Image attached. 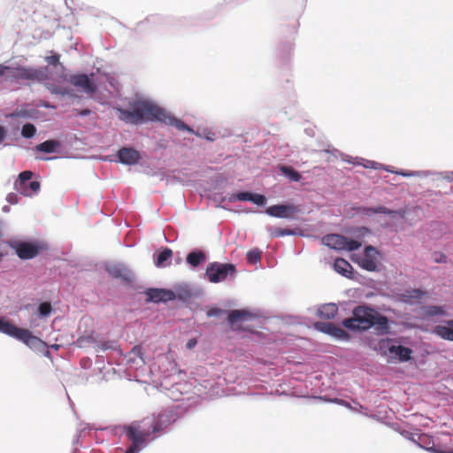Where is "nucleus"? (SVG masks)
I'll list each match as a JSON object with an SVG mask.
<instances>
[{
  "mask_svg": "<svg viewBox=\"0 0 453 453\" xmlns=\"http://www.w3.org/2000/svg\"><path fill=\"white\" fill-rule=\"evenodd\" d=\"M117 111L119 120L126 124L142 126L149 122L161 123L174 127L179 131L194 134L196 136L209 142H214L219 137H227L231 134L229 131H226V134H220L219 131H212L207 127L194 130L180 119L167 111L165 108L148 98L136 99L131 103L128 108L119 106L117 108Z\"/></svg>",
  "mask_w": 453,
  "mask_h": 453,
  "instance_id": "f257e3e1",
  "label": "nucleus"
},
{
  "mask_svg": "<svg viewBox=\"0 0 453 453\" xmlns=\"http://www.w3.org/2000/svg\"><path fill=\"white\" fill-rule=\"evenodd\" d=\"M351 316L341 321V326L348 332L362 334L373 329L377 335H388L392 333L391 326L395 322L380 313L372 304H356L351 309Z\"/></svg>",
  "mask_w": 453,
  "mask_h": 453,
  "instance_id": "f03ea898",
  "label": "nucleus"
},
{
  "mask_svg": "<svg viewBox=\"0 0 453 453\" xmlns=\"http://www.w3.org/2000/svg\"><path fill=\"white\" fill-rule=\"evenodd\" d=\"M9 81H28L43 82L50 79L49 66L34 67L17 65H6L0 64V78Z\"/></svg>",
  "mask_w": 453,
  "mask_h": 453,
  "instance_id": "7ed1b4c3",
  "label": "nucleus"
},
{
  "mask_svg": "<svg viewBox=\"0 0 453 453\" xmlns=\"http://www.w3.org/2000/svg\"><path fill=\"white\" fill-rule=\"evenodd\" d=\"M403 337L382 338L378 342L381 356L387 357L390 363H408L413 358V349L403 344Z\"/></svg>",
  "mask_w": 453,
  "mask_h": 453,
  "instance_id": "20e7f679",
  "label": "nucleus"
},
{
  "mask_svg": "<svg viewBox=\"0 0 453 453\" xmlns=\"http://www.w3.org/2000/svg\"><path fill=\"white\" fill-rule=\"evenodd\" d=\"M8 245L23 261L34 259L50 249L46 242L36 238L11 239Z\"/></svg>",
  "mask_w": 453,
  "mask_h": 453,
  "instance_id": "39448f33",
  "label": "nucleus"
},
{
  "mask_svg": "<svg viewBox=\"0 0 453 453\" xmlns=\"http://www.w3.org/2000/svg\"><path fill=\"white\" fill-rule=\"evenodd\" d=\"M180 418V413L176 409H165L151 418L142 420L144 426H148L153 440L165 434L169 426L173 425Z\"/></svg>",
  "mask_w": 453,
  "mask_h": 453,
  "instance_id": "423d86ee",
  "label": "nucleus"
},
{
  "mask_svg": "<svg viewBox=\"0 0 453 453\" xmlns=\"http://www.w3.org/2000/svg\"><path fill=\"white\" fill-rule=\"evenodd\" d=\"M4 334L21 342L38 355H40L48 345L46 342L35 336L31 330L19 327L10 320Z\"/></svg>",
  "mask_w": 453,
  "mask_h": 453,
  "instance_id": "0eeeda50",
  "label": "nucleus"
},
{
  "mask_svg": "<svg viewBox=\"0 0 453 453\" xmlns=\"http://www.w3.org/2000/svg\"><path fill=\"white\" fill-rule=\"evenodd\" d=\"M237 275L236 265L233 263L210 262L206 265L203 277L210 283H220L234 280Z\"/></svg>",
  "mask_w": 453,
  "mask_h": 453,
  "instance_id": "6e6552de",
  "label": "nucleus"
},
{
  "mask_svg": "<svg viewBox=\"0 0 453 453\" xmlns=\"http://www.w3.org/2000/svg\"><path fill=\"white\" fill-rule=\"evenodd\" d=\"M144 156L143 151L138 150L133 146L124 145L119 148L114 154L105 156L103 160L133 166L139 165Z\"/></svg>",
  "mask_w": 453,
  "mask_h": 453,
  "instance_id": "1a4fd4ad",
  "label": "nucleus"
},
{
  "mask_svg": "<svg viewBox=\"0 0 453 453\" xmlns=\"http://www.w3.org/2000/svg\"><path fill=\"white\" fill-rule=\"evenodd\" d=\"M33 172L29 170L19 173L13 184V188L18 194L33 197L40 192L41 182L38 180H33Z\"/></svg>",
  "mask_w": 453,
  "mask_h": 453,
  "instance_id": "9d476101",
  "label": "nucleus"
},
{
  "mask_svg": "<svg viewBox=\"0 0 453 453\" xmlns=\"http://www.w3.org/2000/svg\"><path fill=\"white\" fill-rule=\"evenodd\" d=\"M382 253L372 245H366L364 248L363 257H351L352 261L358 265L360 268L371 273H380L381 271V265L380 258Z\"/></svg>",
  "mask_w": 453,
  "mask_h": 453,
  "instance_id": "9b49d317",
  "label": "nucleus"
},
{
  "mask_svg": "<svg viewBox=\"0 0 453 453\" xmlns=\"http://www.w3.org/2000/svg\"><path fill=\"white\" fill-rule=\"evenodd\" d=\"M321 243L335 251L354 252L361 248V243L356 240H350L340 234H327L322 237Z\"/></svg>",
  "mask_w": 453,
  "mask_h": 453,
  "instance_id": "f8f14e48",
  "label": "nucleus"
},
{
  "mask_svg": "<svg viewBox=\"0 0 453 453\" xmlns=\"http://www.w3.org/2000/svg\"><path fill=\"white\" fill-rule=\"evenodd\" d=\"M259 313L258 310L255 311L248 308L231 310L227 312L226 322L234 331L250 332V328L242 326V323L260 318Z\"/></svg>",
  "mask_w": 453,
  "mask_h": 453,
  "instance_id": "ddd939ff",
  "label": "nucleus"
},
{
  "mask_svg": "<svg viewBox=\"0 0 453 453\" xmlns=\"http://www.w3.org/2000/svg\"><path fill=\"white\" fill-rule=\"evenodd\" d=\"M59 78L65 81L69 82L73 86L78 88L80 91L84 92L88 95L95 94L97 89V84L93 73H76L71 75L60 74Z\"/></svg>",
  "mask_w": 453,
  "mask_h": 453,
  "instance_id": "4468645a",
  "label": "nucleus"
},
{
  "mask_svg": "<svg viewBox=\"0 0 453 453\" xmlns=\"http://www.w3.org/2000/svg\"><path fill=\"white\" fill-rule=\"evenodd\" d=\"M142 426L137 423L133 422L130 425L124 426V434L131 444L147 447L150 442L153 441L149 428Z\"/></svg>",
  "mask_w": 453,
  "mask_h": 453,
  "instance_id": "2eb2a0df",
  "label": "nucleus"
},
{
  "mask_svg": "<svg viewBox=\"0 0 453 453\" xmlns=\"http://www.w3.org/2000/svg\"><path fill=\"white\" fill-rule=\"evenodd\" d=\"M349 211L351 212V216L364 215L367 217H372L376 214H384L390 216L392 219H395L396 217L404 218L405 216L404 210H392L384 205H377L372 207L365 205H353L350 207Z\"/></svg>",
  "mask_w": 453,
  "mask_h": 453,
  "instance_id": "dca6fc26",
  "label": "nucleus"
},
{
  "mask_svg": "<svg viewBox=\"0 0 453 453\" xmlns=\"http://www.w3.org/2000/svg\"><path fill=\"white\" fill-rule=\"evenodd\" d=\"M171 289L173 296L171 301H179L183 304L188 303L192 297L200 298L203 295L202 288H192L190 284L185 282L177 283Z\"/></svg>",
  "mask_w": 453,
  "mask_h": 453,
  "instance_id": "f3484780",
  "label": "nucleus"
},
{
  "mask_svg": "<svg viewBox=\"0 0 453 453\" xmlns=\"http://www.w3.org/2000/svg\"><path fill=\"white\" fill-rule=\"evenodd\" d=\"M265 213L273 218L296 219V214L301 212L300 206L289 202H282L265 208Z\"/></svg>",
  "mask_w": 453,
  "mask_h": 453,
  "instance_id": "a211bd4d",
  "label": "nucleus"
},
{
  "mask_svg": "<svg viewBox=\"0 0 453 453\" xmlns=\"http://www.w3.org/2000/svg\"><path fill=\"white\" fill-rule=\"evenodd\" d=\"M104 271L112 278L130 285L134 281V275L131 270L121 263H105Z\"/></svg>",
  "mask_w": 453,
  "mask_h": 453,
  "instance_id": "6ab92c4d",
  "label": "nucleus"
},
{
  "mask_svg": "<svg viewBox=\"0 0 453 453\" xmlns=\"http://www.w3.org/2000/svg\"><path fill=\"white\" fill-rule=\"evenodd\" d=\"M333 269L340 275L347 279L356 280L358 283H363V280H365V277L356 271L351 264L345 258H335L333 263Z\"/></svg>",
  "mask_w": 453,
  "mask_h": 453,
  "instance_id": "aec40b11",
  "label": "nucleus"
},
{
  "mask_svg": "<svg viewBox=\"0 0 453 453\" xmlns=\"http://www.w3.org/2000/svg\"><path fill=\"white\" fill-rule=\"evenodd\" d=\"M426 296V291L422 288H408L403 292L395 294V300L408 305H416L420 304Z\"/></svg>",
  "mask_w": 453,
  "mask_h": 453,
  "instance_id": "412c9836",
  "label": "nucleus"
},
{
  "mask_svg": "<svg viewBox=\"0 0 453 453\" xmlns=\"http://www.w3.org/2000/svg\"><path fill=\"white\" fill-rule=\"evenodd\" d=\"M146 299L145 302L147 303H167L171 301L172 296V289L166 288H147L143 292Z\"/></svg>",
  "mask_w": 453,
  "mask_h": 453,
  "instance_id": "4be33fe9",
  "label": "nucleus"
},
{
  "mask_svg": "<svg viewBox=\"0 0 453 453\" xmlns=\"http://www.w3.org/2000/svg\"><path fill=\"white\" fill-rule=\"evenodd\" d=\"M314 328L324 333L337 341H349V334L344 329L332 322L319 321L314 324Z\"/></svg>",
  "mask_w": 453,
  "mask_h": 453,
  "instance_id": "5701e85b",
  "label": "nucleus"
},
{
  "mask_svg": "<svg viewBox=\"0 0 453 453\" xmlns=\"http://www.w3.org/2000/svg\"><path fill=\"white\" fill-rule=\"evenodd\" d=\"M43 113L36 108H29L28 104H26L24 107L16 108L12 112H9L5 115L6 119H27L37 120L42 117Z\"/></svg>",
  "mask_w": 453,
  "mask_h": 453,
  "instance_id": "b1692460",
  "label": "nucleus"
},
{
  "mask_svg": "<svg viewBox=\"0 0 453 453\" xmlns=\"http://www.w3.org/2000/svg\"><path fill=\"white\" fill-rule=\"evenodd\" d=\"M208 258L209 254L206 250L199 248H194L188 252L185 260L190 268L196 269L203 265Z\"/></svg>",
  "mask_w": 453,
  "mask_h": 453,
  "instance_id": "393cba45",
  "label": "nucleus"
},
{
  "mask_svg": "<svg viewBox=\"0 0 453 453\" xmlns=\"http://www.w3.org/2000/svg\"><path fill=\"white\" fill-rule=\"evenodd\" d=\"M173 250L169 247H162L153 254V262L156 267L165 268L171 265Z\"/></svg>",
  "mask_w": 453,
  "mask_h": 453,
  "instance_id": "a878e982",
  "label": "nucleus"
},
{
  "mask_svg": "<svg viewBox=\"0 0 453 453\" xmlns=\"http://www.w3.org/2000/svg\"><path fill=\"white\" fill-rule=\"evenodd\" d=\"M294 50L293 38L280 42L278 45L276 56L281 59L283 64H288L290 60Z\"/></svg>",
  "mask_w": 453,
  "mask_h": 453,
  "instance_id": "bb28decb",
  "label": "nucleus"
},
{
  "mask_svg": "<svg viewBox=\"0 0 453 453\" xmlns=\"http://www.w3.org/2000/svg\"><path fill=\"white\" fill-rule=\"evenodd\" d=\"M433 334L443 340L453 342V319L446 320L444 324L435 326Z\"/></svg>",
  "mask_w": 453,
  "mask_h": 453,
  "instance_id": "cd10ccee",
  "label": "nucleus"
},
{
  "mask_svg": "<svg viewBox=\"0 0 453 453\" xmlns=\"http://www.w3.org/2000/svg\"><path fill=\"white\" fill-rule=\"evenodd\" d=\"M62 149V143L56 139H48L35 146V150L46 154L58 153Z\"/></svg>",
  "mask_w": 453,
  "mask_h": 453,
  "instance_id": "c85d7f7f",
  "label": "nucleus"
},
{
  "mask_svg": "<svg viewBox=\"0 0 453 453\" xmlns=\"http://www.w3.org/2000/svg\"><path fill=\"white\" fill-rule=\"evenodd\" d=\"M97 333L95 330H85L81 334L73 344L78 348H85L88 344L96 345L97 342Z\"/></svg>",
  "mask_w": 453,
  "mask_h": 453,
  "instance_id": "c756f323",
  "label": "nucleus"
},
{
  "mask_svg": "<svg viewBox=\"0 0 453 453\" xmlns=\"http://www.w3.org/2000/svg\"><path fill=\"white\" fill-rule=\"evenodd\" d=\"M344 232L350 235V240L358 241L363 245V238L372 234V229L368 226H346Z\"/></svg>",
  "mask_w": 453,
  "mask_h": 453,
  "instance_id": "7c9ffc66",
  "label": "nucleus"
},
{
  "mask_svg": "<svg viewBox=\"0 0 453 453\" xmlns=\"http://www.w3.org/2000/svg\"><path fill=\"white\" fill-rule=\"evenodd\" d=\"M94 349L96 352L111 350L113 352H117L119 356H123V349L120 348L117 340H97L96 345L94 346Z\"/></svg>",
  "mask_w": 453,
  "mask_h": 453,
  "instance_id": "2f4dec72",
  "label": "nucleus"
},
{
  "mask_svg": "<svg viewBox=\"0 0 453 453\" xmlns=\"http://www.w3.org/2000/svg\"><path fill=\"white\" fill-rule=\"evenodd\" d=\"M277 168L280 174L290 181L299 182L302 180V174L291 165L280 164Z\"/></svg>",
  "mask_w": 453,
  "mask_h": 453,
  "instance_id": "473e14b6",
  "label": "nucleus"
},
{
  "mask_svg": "<svg viewBox=\"0 0 453 453\" xmlns=\"http://www.w3.org/2000/svg\"><path fill=\"white\" fill-rule=\"evenodd\" d=\"M338 312V307L334 303H327L317 309L316 315L323 319H332Z\"/></svg>",
  "mask_w": 453,
  "mask_h": 453,
  "instance_id": "72a5a7b5",
  "label": "nucleus"
},
{
  "mask_svg": "<svg viewBox=\"0 0 453 453\" xmlns=\"http://www.w3.org/2000/svg\"><path fill=\"white\" fill-rule=\"evenodd\" d=\"M55 311L49 301H39L34 314L40 319L49 318Z\"/></svg>",
  "mask_w": 453,
  "mask_h": 453,
  "instance_id": "f704fd0d",
  "label": "nucleus"
},
{
  "mask_svg": "<svg viewBox=\"0 0 453 453\" xmlns=\"http://www.w3.org/2000/svg\"><path fill=\"white\" fill-rule=\"evenodd\" d=\"M444 313V308L440 305H423L420 307V314L424 319L442 316Z\"/></svg>",
  "mask_w": 453,
  "mask_h": 453,
  "instance_id": "c9c22d12",
  "label": "nucleus"
},
{
  "mask_svg": "<svg viewBox=\"0 0 453 453\" xmlns=\"http://www.w3.org/2000/svg\"><path fill=\"white\" fill-rule=\"evenodd\" d=\"M45 60L48 63V65H50L56 69V73L58 76L66 73L67 70L65 66L60 62V55L58 53H52L50 56L46 57Z\"/></svg>",
  "mask_w": 453,
  "mask_h": 453,
  "instance_id": "e433bc0d",
  "label": "nucleus"
},
{
  "mask_svg": "<svg viewBox=\"0 0 453 453\" xmlns=\"http://www.w3.org/2000/svg\"><path fill=\"white\" fill-rule=\"evenodd\" d=\"M417 446L429 452L434 450L435 444L432 435L422 434L418 435Z\"/></svg>",
  "mask_w": 453,
  "mask_h": 453,
  "instance_id": "4c0bfd02",
  "label": "nucleus"
},
{
  "mask_svg": "<svg viewBox=\"0 0 453 453\" xmlns=\"http://www.w3.org/2000/svg\"><path fill=\"white\" fill-rule=\"evenodd\" d=\"M433 171H411V170H405V169H397V175L403 176V177H419V178H426L429 176H432Z\"/></svg>",
  "mask_w": 453,
  "mask_h": 453,
  "instance_id": "58836bf2",
  "label": "nucleus"
},
{
  "mask_svg": "<svg viewBox=\"0 0 453 453\" xmlns=\"http://www.w3.org/2000/svg\"><path fill=\"white\" fill-rule=\"evenodd\" d=\"M92 431H94V434H96V432H97V429H94L93 427H91V426L89 424H87L86 426L83 429H81L77 433L75 438L73 441V444L74 446L73 453H78L79 452V450L77 449V446L80 444V438L81 436H83V435H86V434L91 436Z\"/></svg>",
  "mask_w": 453,
  "mask_h": 453,
  "instance_id": "ea45409f",
  "label": "nucleus"
},
{
  "mask_svg": "<svg viewBox=\"0 0 453 453\" xmlns=\"http://www.w3.org/2000/svg\"><path fill=\"white\" fill-rule=\"evenodd\" d=\"M266 231L271 238H279L288 236L289 233V227H278L273 226H268Z\"/></svg>",
  "mask_w": 453,
  "mask_h": 453,
  "instance_id": "a19ab883",
  "label": "nucleus"
},
{
  "mask_svg": "<svg viewBox=\"0 0 453 453\" xmlns=\"http://www.w3.org/2000/svg\"><path fill=\"white\" fill-rule=\"evenodd\" d=\"M320 400L326 402V403H336L338 405H341V406H344L346 407L347 409L349 410H351L353 411H358L356 408H354L351 403L344 399H342V398H338V397H334V398H330L328 397L327 395H321L319 397Z\"/></svg>",
  "mask_w": 453,
  "mask_h": 453,
  "instance_id": "79ce46f5",
  "label": "nucleus"
},
{
  "mask_svg": "<svg viewBox=\"0 0 453 453\" xmlns=\"http://www.w3.org/2000/svg\"><path fill=\"white\" fill-rule=\"evenodd\" d=\"M37 133L36 127L30 122L24 124L20 130V134L25 139H32Z\"/></svg>",
  "mask_w": 453,
  "mask_h": 453,
  "instance_id": "37998d69",
  "label": "nucleus"
},
{
  "mask_svg": "<svg viewBox=\"0 0 453 453\" xmlns=\"http://www.w3.org/2000/svg\"><path fill=\"white\" fill-rule=\"evenodd\" d=\"M249 202L258 207H265L267 203V197L263 194L250 190Z\"/></svg>",
  "mask_w": 453,
  "mask_h": 453,
  "instance_id": "c03bdc74",
  "label": "nucleus"
},
{
  "mask_svg": "<svg viewBox=\"0 0 453 453\" xmlns=\"http://www.w3.org/2000/svg\"><path fill=\"white\" fill-rule=\"evenodd\" d=\"M261 250L258 248L250 250L246 254V261L250 265H256L260 260Z\"/></svg>",
  "mask_w": 453,
  "mask_h": 453,
  "instance_id": "a18cd8bd",
  "label": "nucleus"
},
{
  "mask_svg": "<svg viewBox=\"0 0 453 453\" xmlns=\"http://www.w3.org/2000/svg\"><path fill=\"white\" fill-rule=\"evenodd\" d=\"M127 353L140 359V365L146 364L143 348L141 344L134 345Z\"/></svg>",
  "mask_w": 453,
  "mask_h": 453,
  "instance_id": "49530a36",
  "label": "nucleus"
},
{
  "mask_svg": "<svg viewBox=\"0 0 453 453\" xmlns=\"http://www.w3.org/2000/svg\"><path fill=\"white\" fill-rule=\"evenodd\" d=\"M403 437H404L405 439H407L408 441H411L412 443H414L415 445H417L418 441V435L419 434H413L408 430H405V429H401V428H397L395 429Z\"/></svg>",
  "mask_w": 453,
  "mask_h": 453,
  "instance_id": "de8ad7c7",
  "label": "nucleus"
},
{
  "mask_svg": "<svg viewBox=\"0 0 453 453\" xmlns=\"http://www.w3.org/2000/svg\"><path fill=\"white\" fill-rule=\"evenodd\" d=\"M226 312V311H225L219 307L211 306L206 311V316L208 318H219Z\"/></svg>",
  "mask_w": 453,
  "mask_h": 453,
  "instance_id": "09e8293b",
  "label": "nucleus"
},
{
  "mask_svg": "<svg viewBox=\"0 0 453 453\" xmlns=\"http://www.w3.org/2000/svg\"><path fill=\"white\" fill-rule=\"evenodd\" d=\"M48 89L52 95L65 96V87L51 84L48 86Z\"/></svg>",
  "mask_w": 453,
  "mask_h": 453,
  "instance_id": "8fccbe9b",
  "label": "nucleus"
},
{
  "mask_svg": "<svg viewBox=\"0 0 453 453\" xmlns=\"http://www.w3.org/2000/svg\"><path fill=\"white\" fill-rule=\"evenodd\" d=\"M433 260L437 264H446L448 262V257L441 251H435L433 254Z\"/></svg>",
  "mask_w": 453,
  "mask_h": 453,
  "instance_id": "3c124183",
  "label": "nucleus"
},
{
  "mask_svg": "<svg viewBox=\"0 0 453 453\" xmlns=\"http://www.w3.org/2000/svg\"><path fill=\"white\" fill-rule=\"evenodd\" d=\"M124 359L126 360L127 364L129 365L130 366L135 365L136 367L138 366H142V365H140V359H138L137 357H133L132 355L127 353L125 354L123 352V356Z\"/></svg>",
  "mask_w": 453,
  "mask_h": 453,
  "instance_id": "603ef678",
  "label": "nucleus"
},
{
  "mask_svg": "<svg viewBox=\"0 0 453 453\" xmlns=\"http://www.w3.org/2000/svg\"><path fill=\"white\" fill-rule=\"evenodd\" d=\"M101 430L103 431H107L109 430L111 432V434H114V435H121L124 434V426H108V427H104V428H102Z\"/></svg>",
  "mask_w": 453,
  "mask_h": 453,
  "instance_id": "864d4df0",
  "label": "nucleus"
},
{
  "mask_svg": "<svg viewBox=\"0 0 453 453\" xmlns=\"http://www.w3.org/2000/svg\"><path fill=\"white\" fill-rule=\"evenodd\" d=\"M380 163H378L376 161L365 159V161L362 164V166L366 169H375L380 170Z\"/></svg>",
  "mask_w": 453,
  "mask_h": 453,
  "instance_id": "5fc2aeb1",
  "label": "nucleus"
},
{
  "mask_svg": "<svg viewBox=\"0 0 453 453\" xmlns=\"http://www.w3.org/2000/svg\"><path fill=\"white\" fill-rule=\"evenodd\" d=\"M432 175H439L442 179L447 180L449 182L453 181V171H446V172H433Z\"/></svg>",
  "mask_w": 453,
  "mask_h": 453,
  "instance_id": "6e6d98bb",
  "label": "nucleus"
},
{
  "mask_svg": "<svg viewBox=\"0 0 453 453\" xmlns=\"http://www.w3.org/2000/svg\"><path fill=\"white\" fill-rule=\"evenodd\" d=\"M250 190H239L236 192L237 202H249Z\"/></svg>",
  "mask_w": 453,
  "mask_h": 453,
  "instance_id": "4d7b16f0",
  "label": "nucleus"
},
{
  "mask_svg": "<svg viewBox=\"0 0 453 453\" xmlns=\"http://www.w3.org/2000/svg\"><path fill=\"white\" fill-rule=\"evenodd\" d=\"M19 199L20 198H19V195L14 192H11V193L7 194L6 198H5L7 203H9L10 204H12V205L19 203Z\"/></svg>",
  "mask_w": 453,
  "mask_h": 453,
  "instance_id": "13d9d810",
  "label": "nucleus"
},
{
  "mask_svg": "<svg viewBox=\"0 0 453 453\" xmlns=\"http://www.w3.org/2000/svg\"><path fill=\"white\" fill-rule=\"evenodd\" d=\"M65 96H68L72 99H81V96L75 92V90L70 87H65Z\"/></svg>",
  "mask_w": 453,
  "mask_h": 453,
  "instance_id": "bf43d9fd",
  "label": "nucleus"
},
{
  "mask_svg": "<svg viewBox=\"0 0 453 453\" xmlns=\"http://www.w3.org/2000/svg\"><path fill=\"white\" fill-rule=\"evenodd\" d=\"M285 88L288 90V96L291 99V101H294L295 99V94L293 92V84L290 81L288 78L286 79V87Z\"/></svg>",
  "mask_w": 453,
  "mask_h": 453,
  "instance_id": "052dcab7",
  "label": "nucleus"
},
{
  "mask_svg": "<svg viewBox=\"0 0 453 453\" xmlns=\"http://www.w3.org/2000/svg\"><path fill=\"white\" fill-rule=\"evenodd\" d=\"M397 169L398 168H395L392 165H384V164H381L380 163V170H383L387 173H394L395 175H397Z\"/></svg>",
  "mask_w": 453,
  "mask_h": 453,
  "instance_id": "680f3d73",
  "label": "nucleus"
},
{
  "mask_svg": "<svg viewBox=\"0 0 453 453\" xmlns=\"http://www.w3.org/2000/svg\"><path fill=\"white\" fill-rule=\"evenodd\" d=\"M197 344H198L197 338L191 337L186 342V349L191 350V349H195L197 346Z\"/></svg>",
  "mask_w": 453,
  "mask_h": 453,
  "instance_id": "e2e57ef3",
  "label": "nucleus"
},
{
  "mask_svg": "<svg viewBox=\"0 0 453 453\" xmlns=\"http://www.w3.org/2000/svg\"><path fill=\"white\" fill-rule=\"evenodd\" d=\"M75 115L81 117H88L92 113V111L88 108L75 109Z\"/></svg>",
  "mask_w": 453,
  "mask_h": 453,
  "instance_id": "0e129e2a",
  "label": "nucleus"
},
{
  "mask_svg": "<svg viewBox=\"0 0 453 453\" xmlns=\"http://www.w3.org/2000/svg\"><path fill=\"white\" fill-rule=\"evenodd\" d=\"M145 447L131 444L125 451V453H140Z\"/></svg>",
  "mask_w": 453,
  "mask_h": 453,
  "instance_id": "69168bd1",
  "label": "nucleus"
},
{
  "mask_svg": "<svg viewBox=\"0 0 453 453\" xmlns=\"http://www.w3.org/2000/svg\"><path fill=\"white\" fill-rule=\"evenodd\" d=\"M8 135V128L5 126L0 125V144L3 143Z\"/></svg>",
  "mask_w": 453,
  "mask_h": 453,
  "instance_id": "338daca9",
  "label": "nucleus"
},
{
  "mask_svg": "<svg viewBox=\"0 0 453 453\" xmlns=\"http://www.w3.org/2000/svg\"><path fill=\"white\" fill-rule=\"evenodd\" d=\"M288 235H291V236H305V234H303V230L299 227H295V228H289V233H288Z\"/></svg>",
  "mask_w": 453,
  "mask_h": 453,
  "instance_id": "774afa93",
  "label": "nucleus"
}]
</instances>
